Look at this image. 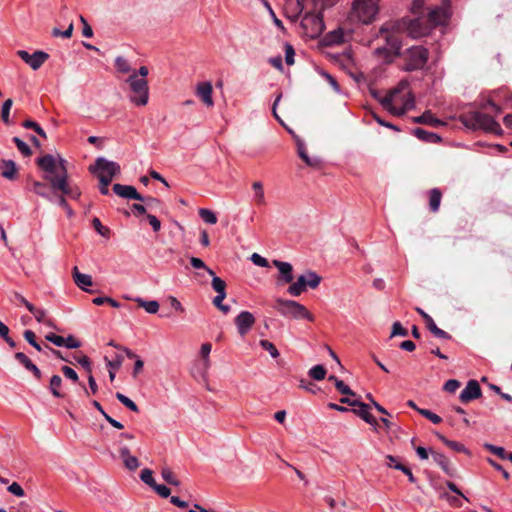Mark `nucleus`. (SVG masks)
<instances>
[{
  "label": "nucleus",
  "instance_id": "1",
  "mask_svg": "<svg viewBox=\"0 0 512 512\" xmlns=\"http://www.w3.org/2000/svg\"><path fill=\"white\" fill-rule=\"evenodd\" d=\"M423 4L424 2H413L411 11L417 14V17L414 19L403 17L387 22L381 26V32L407 31L412 38H420L428 35L433 28L448 22L451 16L448 5L427 9L425 13Z\"/></svg>",
  "mask_w": 512,
  "mask_h": 512
},
{
  "label": "nucleus",
  "instance_id": "2",
  "mask_svg": "<svg viewBox=\"0 0 512 512\" xmlns=\"http://www.w3.org/2000/svg\"><path fill=\"white\" fill-rule=\"evenodd\" d=\"M460 122L470 130H483L485 132L502 135L500 124L491 116L479 111H467L459 116Z\"/></svg>",
  "mask_w": 512,
  "mask_h": 512
},
{
  "label": "nucleus",
  "instance_id": "3",
  "mask_svg": "<svg viewBox=\"0 0 512 512\" xmlns=\"http://www.w3.org/2000/svg\"><path fill=\"white\" fill-rule=\"evenodd\" d=\"M274 308L284 317L299 320L314 321V316L301 303L294 300L277 298Z\"/></svg>",
  "mask_w": 512,
  "mask_h": 512
},
{
  "label": "nucleus",
  "instance_id": "4",
  "mask_svg": "<svg viewBox=\"0 0 512 512\" xmlns=\"http://www.w3.org/2000/svg\"><path fill=\"white\" fill-rule=\"evenodd\" d=\"M379 32L381 35H384L386 45L376 48L374 53L378 57L383 58L386 62H391L395 56L400 55L402 42L397 34L401 31L381 32L380 30Z\"/></svg>",
  "mask_w": 512,
  "mask_h": 512
},
{
  "label": "nucleus",
  "instance_id": "5",
  "mask_svg": "<svg viewBox=\"0 0 512 512\" xmlns=\"http://www.w3.org/2000/svg\"><path fill=\"white\" fill-rule=\"evenodd\" d=\"M379 12L377 2H352L349 18L353 22L370 24Z\"/></svg>",
  "mask_w": 512,
  "mask_h": 512
},
{
  "label": "nucleus",
  "instance_id": "6",
  "mask_svg": "<svg viewBox=\"0 0 512 512\" xmlns=\"http://www.w3.org/2000/svg\"><path fill=\"white\" fill-rule=\"evenodd\" d=\"M403 57V70L406 72L417 71L423 69L427 64L429 51L423 46H412L406 50Z\"/></svg>",
  "mask_w": 512,
  "mask_h": 512
},
{
  "label": "nucleus",
  "instance_id": "7",
  "mask_svg": "<svg viewBox=\"0 0 512 512\" xmlns=\"http://www.w3.org/2000/svg\"><path fill=\"white\" fill-rule=\"evenodd\" d=\"M126 82L129 84L132 94L130 101L136 106H145L149 99V87L146 79L139 78L136 72L127 78Z\"/></svg>",
  "mask_w": 512,
  "mask_h": 512
},
{
  "label": "nucleus",
  "instance_id": "8",
  "mask_svg": "<svg viewBox=\"0 0 512 512\" xmlns=\"http://www.w3.org/2000/svg\"><path fill=\"white\" fill-rule=\"evenodd\" d=\"M65 163L66 161L64 159H60L61 173L58 175V178L52 179L51 177H47L49 179L50 189L54 192L60 191L71 199H78L81 196V191L78 187L69 185Z\"/></svg>",
  "mask_w": 512,
  "mask_h": 512
},
{
  "label": "nucleus",
  "instance_id": "9",
  "mask_svg": "<svg viewBox=\"0 0 512 512\" xmlns=\"http://www.w3.org/2000/svg\"><path fill=\"white\" fill-rule=\"evenodd\" d=\"M91 173L98 174L104 173L105 177L113 179L116 175L120 174V165L114 161L107 160L104 157H98L95 164L89 168Z\"/></svg>",
  "mask_w": 512,
  "mask_h": 512
},
{
  "label": "nucleus",
  "instance_id": "10",
  "mask_svg": "<svg viewBox=\"0 0 512 512\" xmlns=\"http://www.w3.org/2000/svg\"><path fill=\"white\" fill-rule=\"evenodd\" d=\"M37 164L45 172L44 179L49 183L47 177L58 178L61 173L60 162L57 164L56 158L51 154H46L37 159Z\"/></svg>",
  "mask_w": 512,
  "mask_h": 512
},
{
  "label": "nucleus",
  "instance_id": "11",
  "mask_svg": "<svg viewBox=\"0 0 512 512\" xmlns=\"http://www.w3.org/2000/svg\"><path fill=\"white\" fill-rule=\"evenodd\" d=\"M17 55L33 70H38L49 58V55L46 52L40 50L35 51L33 54H29L25 50H18Z\"/></svg>",
  "mask_w": 512,
  "mask_h": 512
},
{
  "label": "nucleus",
  "instance_id": "12",
  "mask_svg": "<svg viewBox=\"0 0 512 512\" xmlns=\"http://www.w3.org/2000/svg\"><path fill=\"white\" fill-rule=\"evenodd\" d=\"M272 264L278 269L277 284H290L294 280L293 266L289 262L274 259Z\"/></svg>",
  "mask_w": 512,
  "mask_h": 512
},
{
  "label": "nucleus",
  "instance_id": "13",
  "mask_svg": "<svg viewBox=\"0 0 512 512\" xmlns=\"http://www.w3.org/2000/svg\"><path fill=\"white\" fill-rule=\"evenodd\" d=\"M237 331L241 336H245L256 322L254 315L249 311L240 312L235 320Z\"/></svg>",
  "mask_w": 512,
  "mask_h": 512
},
{
  "label": "nucleus",
  "instance_id": "14",
  "mask_svg": "<svg viewBox=\"0 0 512 512\" xmlns=\"http://www.w3.org/2000/svg\"><path fill=\"white\" fill-rule=\"evenodd\" d=\"M482 395L481 387L476 380H469L466 387L462 390L459 395V399L462 403H468L472 400L480 398Z\"/></svg>",
  "mask_w": 512,
  "mask_h": 512
},
{
  "label": "nucleus",
  "instance_id": "15",
  "mask_svg": "<svg viewBox=\"0 0 512 512\" xmlns=\"http://www.w3.org/2000/svg\"><path fill=\"white\" fill-rule=\"evenodd\" d=\"M113 192L121 198L133 199V200H144V197L138 193L136 188L131 185H123L116 183L113 185Z\"/></svg>",
  "mask_w": 512,
  "mask_h": 512
},
{
  "label": "nucleus",
  "instance_id": "16",
  "mask_svg": "<svg viewBox=\"0 0 512 512\" xmlns=\"http://www.w3.org/2000/svg\"><path fill=\"white\" fill-rule=\"evenodd\" d=\"M117 444L119 446L120 457L123 460L125 467L131 471L136 470L140 465L137 457L132 456L130 454L129 448L126 445H124L120 440L117 442Z\"/></svg>",
  "mask_w": 512,
  "mask_h": 512
},
{
  "label": "nucleus",
  "instance_id": "17",
  "mask_svg": "<svg viewBox=\"0 0 512 512\" xmlns=\"http://www.w3.org/2000/svg\"><path fill=\"white\" fill-rule=\"evenodd\" d=\"M212 92H213V87L210 82H200L197 85L196 95L208 107H212L214 105V101L212 98Z\"/></svg>",
  "mask_w": 512,
  "mask_h": 512
},
{
  "label": "nucleus",
  "instance_id": "18",
  "mask_svg": "<svg viewBox=\"0 0 512 512\" xmlns=\"http://www.w3.org/2000/svg\"><path fill=\"white\" fill-rule=\"evenodd\" d=\"M352 412L354 414H356L357 416H359L366 423L373 426L374 429L376 430V426L378 425V422L375 419V417L370 414L368 404H366L362 401H358V404L356 405V407H353Z\"/></svg>",
  "mask_w": 512,
  "mask_h": 512
},
{
  "label": "nucleus",
  "instance_id": "19",
  "mask_svg": "<svg viewBox=\"0 0 512 512\" xmlns=\"http://www.w3.org/2000/svg\"><path fill=\"white\" fill-rule=\"evenodd\" d=\"M432 457L446 475L450 477H454L456 475V469L451 465L449 459L444 454L432 452Z\"/></svg>",
  "mask_w": 512,
  "mask_h": 512
},
{
  "label": "nucleus",
  "instance_id": "20",
  "mask_svg": "<svg viewBox=\"0 0 512 512\" xmlns=\"http://www.w3.org/2000/svg\"><path fill=\"white\" fill-rule=\"evenodd\" d=\"M73 280L75 284L83 291L91 292L88 287L92 285V277L88 274L79 272L77 266L72 270Z\"/></svg>",
  "mask_w": 512,
  "mask_h": 512
},
{
  "label": "nucleus",
  "instance_id": "21",
  "mask_svg": "<svg viewBox=\"0 0 512 512\" xmlns=\"http://www.w3.org/2000/svg\"><path fill=\"white\" fill-rule=\"evenodd\" d=\"M1 176L8 180H15L17 178V168L13 160H1Z\"/></svg>",
  "mask_w": 512,
  "mask_h": 512
},
{
  "label": "nucleus",
  "instance_id": "22",
  "mask_svg": "<svg viewBox=\"0 0 512 512\" xmlns=\"http://www.w3.org/2000/svg\"><path fill=\"white\" fill-rule=\"evenodd\" d=\"M307 287H309V286H308L307 282L305 281V278L300 275L295 282L292 281V283H290V286L288 287L287 292L291 296L298 297L303 292L306 291Z\"/></svg>",
  "mask_w": 512,
  "mask_h": 512
},
{
  "label": "nucleus",
  "instance_id": "23",
  "mask_svg": "<svg viewBox=\"0 0 512 512\" xmlns=\"http://www.w3.org/2000/svg\"><path fill=\"white\" fill-rule=\"evenodd\" d=\"M297 152L299 157L310 167H317L320 163L318 158H311L308 156L305 144L302 140L297 139Z\"/></svg>",
  "mask_w": 512,
  "mask_h": 512
},
{
  "label": "nucleus",
  "instance_id": "24",
  "mask_svg": "<svg viewBox=\"0 0 512 512\" xmlns=\"http://www.w3.org/2000/svg\"><path fill=\"white\" fill-rule=\"evenodd\" d=\"M309 23L313 24L314 32L320 33L323 30L324 23L323 19L319 14H306L302 19L303 26H307Z\"/></svg>",
  "mask_w": 512,
  "mask_h": 512
},
{
  "label": "nucleus",
  "instance_id": "25",
  "mask_svg": "<svg viewBox=\"0 0 512 512\" xmlns=\"http://www.w3.org/2000/svg\"><path fill=\"white\" fill-rule=\"evenodd\" d=\"M414 136H416L418 139L428 142V143H439L441 142V137L438 134H435L433 132H429L427 130H424L422 128H415L413 130Z\"/></svg>",
  "mask_w": 512,
  "mask_h": 512
},
{
  "label": "nucleus",
  "instance_id": "26",
  "mask_svg": "<svg viewBox=\"0 0 512 512\" xmlns=\"http://www.w3.org/2000/svg\"><path fill=\"white\" fill-rule=\"evenodd\" d=\"M415 123H421L431 126H440L444 125V123L437 119L431 111H425L422 115L414 118Z\"/></svg>",
  "mask_w": 512,
  "mask_h": 512
},
{
  "label": "nucleus",
  "instance_id": "27",
  "mask_svg": "<svg viewBox=\"0 0 512 512\" xmlns=\"http://www.w3.org/2000/svg\"><path fill=\"white\" fill-rule=\"evenodd\" d=\"M324 43L326 45H338L344 42V32L342 29H336L327 33L324 37Z\"/></svg>",
  "mask_w": 512,
  "mask_h": 512
},
{
  "label": "nucleus",
  "instance_id": "28",
  "mask_svg": "<svg viewBox=\"0 0 512 512\" xmlns=\"http://www.w3.org/2000/svg\"><path fill=\"white\" fill-rule=\"evenodd\" d=\"M437 438L444 443L446 446H448L450 449L456 451V452H462L467 455L470 454L469 450L460 442L452 441L447 439L444 435L440 433H436Z\"/></svg>",
  "mask_w": 512,
  "mask_h": 512
},
{
  "label": "nucleus",
  "instance_id": "29",
  "mask_svg": "<svg viewBox=\"0 0 512 512\" xmlns=\"http://www.w3.org/2000/svg\"><path fill=\"white\" fill-rule=\"evenodd\" d=\"M76 15L77 14L73 10H70L67 6H63L59 12L56 22L59 25L67 26L69 25V21L73 23V17Z\"/></svg>",
  "mask_w": 512,
  "mask_h": 512
},
{
  "label": "nucleus",
  "instance_id": "30",
  "mask_svg": "<svg viewBox=\"0 0 512 512\" xmlns=\"http://www.w3.org/2000/svg\"><path fill=\"white\" fill-rule=\"evenodd\" d=\"M442 193L438 188H433L429 191V206L432 212H437L440 207Z\"/></svg>",
  "mask_w": 512,
  "mask_h": 512
},
{
  "label": "nucleus",
  "instance_id": "31",
  "mask_svg": "<svg viewBox=\"0 0 512 512\" xmlns=\"http://www.w3.org/2000/svg\"><path fill=\"white\" fill-rule=\"evenodd\" d=\"M62 378L59 375H53L50 379L49 389L56 398H63L64 394L60 391Z\"/></svg>",
  "mask_w": 512,
  "mask_h": 512
},
{
  "label": "nucleus",
  "instance_id": "32",
  "mask_svg": "<svg viewBox=\"0 0 512 512\" xmlns=\"http://www.w3.org/2000/svg\"><path fill=\"white\" fill-rule=\"evenodd\" d=\"M135 301L139 307L144 308L149 314H155L159 310V303L156 300L147 301L142 298H136Z\"/></svg>",
  "mask_w": 512,
  "mask_h": 512
},
{
  "label": "nucleus",
  "instance_id": "33",
  "mask_svg": "<svg viewBox=\"0 0 512 512\" xmlns=\"http://www.w3.org/2000/svg\"><path fill=\"white\" fill-rule=\"evenodd\" d=\"M28 311L34 315L37 322L44 323L45 325H47L49 327H54L52 321L49 319H46V311L44 309H39V308L35 307L34 305H32L29 307Z\"/></svg>",
  "mask_w": 512,
  "mask_h": 512
},
{
  "label": "nucleus",
  "instance_id": "34",
  "mask_svg": "<svg viewBox=\"0 0 512 512\" xmlns=\"http://www.w3.org/2000/svg\"><path fill=\"white\" fill-rule=\"evenodd\" d=\"M33 191L40 197H43V198L47 199L48 201H53L52 194L49 191V188L45 183H42L39 181H34L33 182Z\"/></svg>",
  "mask_w": 512,
  "mask_h": 512
},
{
  "label": "nucleus",
  "instance_id": "35",
  "mask_svg": "<svg viewBox=\"0 0 512 512\" xmlns=\"http://www.w3.org/2000/svg\"><path fill=\"white\" fill-rule=\"evenodd\" d=\"M328 380L334 382L336 389L341 394L348 395V396H354L355 395V392L353 390H351L348 385H346L342 380L338 379L336 376L330 375L328 377Z\"/></svg>",
  "mask_w": 512,
  "mask_h": 512
},
{
  "label": "nucleus",
  "instance_id": "36",
  "mask_svg": "<svg viewBox=\"0 0 512 512\" xmlns=\"http://www.w3.org/2000/svg\"><path fill=\"white\" fill-rule=\"evenodd\" d=\"M208 274L212 277V288L217 293H226V283L220 277L216 276L212 269H208Z\"/></svg>",
  "mask_w": 512,
  "mask_h": 512
},
{
  "label": "nucleus",
  "instance_id": "37",
  "mask_svg": "<svg viewBox=\"0 0 512 512\" xmlns=\"http://www.w3.org/2000/svg\"><path fill=\"white\" fill-rule=\"evenodd\" d=\"M301 276L305 278V281L311 289L317 288L321 282V277L314 271H307Z\"/></svg>",
  "mask_w": 512,
  "mask_h": 512
},
{
  "label": "nucleus",
  "instance_id": "38",
  "mask_svg": "<svg viewBox=\"0 0 512 512\" xmlns=\"http://www.w3.org/2000/svg\"><path fill=\"white\" fill-rule=\"evenodd\" d=\"M252 188L254 190V201L258 205H264L265 204V195L263 190V185L261 182L256 181L253 183Z\"/></svg>",
  "mask_w": 512,
  "mask_h": 512
},
{
  "label": "nucleus",
  "instance_id": "39",
  "mask_svg": "<svg viewBox=\"0 0 512 512\" xmlns=\"http://www.w3.org/2000/svg\"><path fill=\"white\" fill-rule=\"evenodd\" d=\"M286 4V9L292 10V14H289L288 17L292 20H297L304 10V2H286Z\"/></svg>",
  "mask_w": 512,
  "mask_h": 512
},
{
  "label": "nucleus",
  "instance_id": "40",
  "mask_svg": "<svg viewBox=\"0 0 512 512\" xmlns=\"http://www.w3.org/2000/svg\"><path fill=\"white\" fill-rule=\"evenodd\" d=\"M326 373H327V371H326L325 367L320 364L313 366L308 371V375L316 381L323 380L326 376Z\"/></svg>",
  "mask_w": 512,
  "mask_h": 512
},
{
  "label": "nucleus",
  "instance_id": "41",
  "mask_svg": "<svg viewBox=\"0 0 512 512\" xmlns=\"http://www.w3.org/2000/svg\"><path fill=\"white\" fill-rule=\"evenodd\" d=\"M92 225L94 227V229L96 230V232L101 235L102 237L106 238V239H109L110 236H111V230L106 227V226H103L101 221L99 220V218L97 217H94L92 219Z\"/></svg>",
  "mask_w": 512,
  "mask_h": 512
},
{
  "label": "nucleus",
  "instance_id": "42",
  "mask_svg": "<svg viewBox=\"0 0 512 512\" xmlns=\"http://www.w3.org/2000/svg\"><path fill=\"white\" fill-rule=\"evenodd\" d=\"M115 396H116L117 400L120 403H122L125 407H127L128 409H130L133 412H139L138 406L129 397H127L126 395H124L120 392H117Z\"/></svg>",
  "mask_w": 512,
  "mask_h": 512
},
{
  "label": "nucleus",
  "instance_id": "43",
  "mask_svg": "<svg viewBox=\"0 0 512 512\" xmlns=\"http://www.w3.org/2000/svg\"><path fill=\"white\" fill-rule=\"evenodd\" d=\"M162 478L170 485L179 486L180 482L169 467L162 468Z\"/></svg>",
  "mask_w": 512,
  "mask_h": 512
},
{
  "label": "nucleus",
  "instance_id": "44",
  "mask_svg": "<svg viewBox=\"0 0 512 512\" xmlns=\"http://www.w3.org/2000/svg\"><path fill=\"white\" fill-rule=\"evenodd\" d=\"M74 30V24L69 21V25H67V28L62 31L58 27H54L52 29V36L53 37H63V38H70L72 36Z\"/></svg>",
  "mask_w": 512,
  "mask_h": 512
},
{
  "label": "nucleus",
  "instance_id": "45",
  "mask_svg": "<svg viewBox=\"0 0 512 512\" xmlns=\"http://www.w3.org/2000/svg\"><path fill=\"white\" fill-rule=\"evenodd\" d=\"M259 344L263 350L267 351L270 354V356L272 358L279 357V355H280L279 351L277 350L275 345L272 342H270L269 340L262 339V340H260Z\"/></svg>",
  "mask_w": 512,
  "mask_h": 512
},
{
  "label": "nucleus",
  "instance_id": "46",
  "mask_svg": "<svg viewBox=\"0 0 512 512\" xmlns=\"http://www.w3.org/2000/svg\"><path fill=\"white\" fill-rule=\"evenodd\" d=\"M199 216L204 222L208 224H216L217 222L216 214L209 209L201 208L199 210Z\"/></svg>",
  "mask_w": 512,
  "mask_h": 512
},
{
  "label": "nucleus",
  "instance_id": "47",
  "mask_svg": "<svg viewBox=\"0 0 512 512\" xmlns=\"http://www.w3.org/2000/svg\"><path fill=\"white\" fill-rule=\"evenodd\" d=\"M97 177H98L99 182H100V185H99L100 193L102 195H108L109 194L108 186L112 182L113 179L105 177L104 173H98Z\"/></svg>",
  "mask_w": 512,
  "mask_h": 512
},
{
  "label": "nucleus",
  "instance_id": "48",
  "mask_svg": "<svg viewBox=\"0 0 512 512\" xmlns=\"http://www.w3.org/2000/svg\"><path fill=\"white\" fill-rule=\"evenodd\" d=\"M13 105V101L12 99H7L6 101H4L3 105H2V109H1V119L2 121L5 123V124H10V118H9V114H10V110H11V107Z\"/></svg>",
  "mask_w": 512,
  "mask_h": 512
},
{
  "label": "nucleus",
  "instance_id": "49",
  "mask_svg": "<svg viewBox=\"0 0 512 512\" xmlns=\"http://www.w3.org/2000/svg\"><path fill=\"white\" fill-rule=\"evenodd\" d=\"M115 67L121 73H129L131 71L130 64L122 56H117L116 57V59H115Z\"/></svg>",
  "mask_w": 512,
  "mask_h": 512
},
{
  "label": "nucleus",
  "instance_id": "50",
  "mask_svg": "<svg viewBox=\"0 0 512 512\" xmlns=\"http://www.w3.org/2000/svg\"><path fill=\"white\" fill-rule=\"evenodd\" d=\"M23 127L26 129H33L42 138H47L45 131L40 127L38 123L33 120H26L23 122Z\"/></svg>",
  "mask_w": 512,
  "mask_h": 512
},
{
  "label": "nucleus",
  "instance_id": "51",
  "mask_svg": "<svg viewBox=\"0 0 512 512\" xmlns=\"http://www.w3.org/2000/svg\"><path fill=\"white\" fill-rule=\"evenodd\" d=\"M13 142L15 143V145L17 146L18 150L21 152L22 155L27 157L32 154V150L28 146V144L19 137H14Z\"/></svg>",
  "mask_w": 512,
  "mask_h": 512
},
{
  "label": "nucleus",
  "instance_id": "52",
  "mask_svg": "<svg viewBox=\"0 0 512 512\" xmlns=\"http://www.w3.org/2000/svg\"><path fill=\"white\" fill-rule=\"evenodd\" d=\"M484 447L493 454L499 456L501 459H508L509 453H506L503 447L495 446L489 443L484 444Z\"/></svg>",
  "mask_w": 512,
  "mask_h": 512
},
{
  "label": "nucleus",
  "instance_id": "53",
  "mask_svg": "<svg viewBox=\"0 0 512 512\" xmlns=\"http://www.w3.org/2000/svg\"><path fill=\"white\" fill-rule=\"evenodd\" d=\"M140 479L151 488L156 483L153 478V472L148 468H145L141 471Z\"/></svg>",
  "mask_w": 512,
  "mask_h": 512
},
{
  "label": "nucleus",
  "instance_id": "54",
  "mask_svg": "<svg viewBox=\"0 0 512 512\" xmlns=\"http://www.w3.org/2000/svg\"><path fill=\"white\" fill-rule=\"evenodd\" d=\"M211 344L210 343H204L201 346V356L203 357V364H204V370L206 371L209 367V354L211 352Z\"/></svg>",
  "mask_w": 512,
  "mask_h": 512
},
{
  "label": "nucleus",
  "instance_id": "55",
  "mask_svg": "<svg viewBox=\"0 0 512 512\" xmlns=\"http://www.w3.org/2000/svg\"><path fill=\"white\" fill-rule=\"evenodd\" d=\"M285 62L287 65H293L295 63V50L289 43H285Z\"/></svg>",
  "mask_w": 512,
  "mask_h": 512
},
{
  "label": "nucleus",
  "instance_id": "56",
  "mask_svg": "<svg viewBox=\"0 0 512 512\" xmlns=\"http://www.w3.org/2000/svg\"><path fill=\"white\" fill-rule=\"evenodd\" d=\"M417 411L425 418L429 419L434 424H439L442 419L439 415L428 409H417Z\"/></svg>",
  "mask_w": 512,
  "mask_h": 512
},
{
  "label": "nucleus",
  "instance_id": "57",
  "mask_svg": "<svg viewBox=\"0 0 512 512\" xmlns=\"http://www.w3.org/2000/svg\"><path fill=\"white\" fill-rule=\"evenodd\" d=\"M408 335V331L401 325L400 322H394L392 325V331L390 337L402 336L406 337Z\"/></svg>",
  "mask_w": 512,
  "mask_h": 512
},
{
  "label": "nucleus",
  "instance_id": "58",
  "mask_svg": "<svg viewBox=\"0 0 512 512\" xmlns=\"http://www.w3.org/2000/svg\"><path fill=\"white\" fill-rule=\"evenodd\" d=\"M398 93L397 90L392 91L390 94L381 97L379 99L380 104L383 106L384 109L388 110L393 105L394 96Z\"/></svg>",
  "mask_w": 512,
  "mask_h": 512
},
{
  "label": "nucleus",
  "instance_id": "59",
  "mask_svg": "<svg viewBox=\"0 0 512 512\" xmlns=\"http://www.w3.org/2000/svg\"><path fill=\"white\" fill-rule=\"evenodd\" d=\"M15 359L22 364L27 370L33 366V362L23 352H16L14 355Z\"/></svg>",
  "mask_w": 512,
  "mask_h": 512
},
{
  "label": "nucleus",
  "instance_id": "60",
  "mask_svg": "<svg viewBox=\"0 0 512 512\" xmlns=\"http://www.w3.org/2000/svg\"><path fill=\"white\" fill-rule=\"evenodd\" d=\"M105 360L106 366L112 370H118L123 363V357L119 354H117L113 360H108L107 358H105Z\"/></svg>",
  "mask_w": 512,
  "mask_h": 512
},
{
  "label": "nucleus",
  "instance_id": "61",
  "mask_svg": "<svg viewBox=\"0 0 512 512\" xmlns=\"http://www.w3.org/2000/svg\"><path fill=\"white\" fill-rule=\"evenodd\" d=\"M45 339L51 343H53L57 347H64V337L56 335L54 333H49L45 336Z\"/></svg>",
  "mask_w": 512,
  "mask_h": 512
},
{
  "label": "nucleus",
  "instance_id": "62",
  "mask_svg": "<svg viewBox=\"0 0 512 512\" xmlns=\"http://www.w3.org/2000/svg\"><path fill=\"white\" fill-rule=\"evenodd\" d=\"M61 371L63 372L64 376L68 379H70L73 382H78L79 377L78 374L74 369H72L69 366H62Z\"/></svg>",
  "mask_w": 512,
  "mask_h": 512
},
{
  "label": "nucleus",
  "instance_id": "63",
  "mask_svg": "<svg viewBox=\"0 0 512 512\" xmlns=\"http://www.w3.org/2000/svg\"><path fill=\"white\" fill-rule=\"evenodd\" d=\"M461 386L460 381L456 379H450L445 382L444 390L449 393H454Z\"/></svg>",
  "mask_w": 512,
  "mask_h": 512
},
{
  "label": "nucleus",
  "instance_id": "64",
  "mask_svg": "<svg viewBox=\"0 0 512 512\" xmlns=\"http://www.w3.org/2000/svg\"><path fill=\"white\" fill-rule=\"evenodd\" d=\"M152 489L159 495L161 496L162 498H167L169 497L170 495V489L163 485V484H157L155 483V485L152 487Z\"/></svg>",
  "mask_w": 512,
  "mask_h": 512
}]
</instances>
